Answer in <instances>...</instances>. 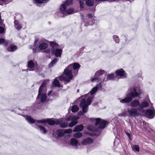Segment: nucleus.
Masks as SVG:
<instances>
[{
	"label": "nucleus",
	"instance_id": "nucleus-18",
	"mask_svg": "<svg viewBox=\"0 0 155 155\" xmlns=\"http://www.w3.org/2000/svg\"><path fill=\"white\" fill-rule=\"evenodd\" d=\"M83 129V127L82 125H78L75 127L73 130L74 132L81 131Z\"/></svg>",
	"mask_w": 155,
	"mask_h": 155
},
{
	"label": "nucleus",
	"instance_id": "nucleus-41",
	"mask_svg": "<svg viewBox=\"0 0 155 155\" xmlns=\"http://www.w3.org/2000/svg\"><path fill=\"white\" fill-rule=\"evenodd\" d=\"M68 126V123H63L61 124L60 125L61 127L62 128H64Z\"/></svg>",
	"mask_w": 155,
	"mask_h": 155
},
{
	"label": "nucleus",
	"instance_id": "nucleus-28",
	"mask_svg": "<svg viewBox=\"0 0 155 155\" xmlns=\"http://www.w3.org/2000/svg\"><path fill=\"white\" fill-rule=\"evenodd\" d=\"M38 129L42 133L45 134L46 133V130L45 128L42 126H38Z\"/></svg>",
	"mask_w": 155,
	"mask_h": 155
},
{
	"label": "nucleus",
	"instance_id": "nucleus-56",
	"mask_svg": "<svg viewBox=\"0 0 155 155\" xmlns=\"http://www.w3.org/2000/svg\"><path fill=\"white\" fill-rule=\"evenodd\" d=\"M148 102V103H149V102H150V101H149V102Z\"/></svg>",
	"mask_w": 155,
	"mask_h": 155
},
{
	"label": "nucleus",
	"instance_id": "nucleus-23",
	"mask_svg": "<svg viewBox=\"0 0 155 155\" xmlns=\"http://www.w3.org/2000/svg\"><path fill=\"white\" fill-rule=\"evenodd\" d=\"M25 118L26 120L30 124H33L35 122V121L30 116H27L25 117Z\"/></svg>",
	"mask_w": 155,
	"mask_h": 155
},
{
	"label": "nucleus",
	"instance_id": "nucleus-44",
	"mask_svg": "<svg viewBox=\"0 0 155 155\" xmlns=\"http://www.w3.org/2000/svg\"><path fill=\"white\" fill-rule=\"evenodd\" d=\"M80 6L81 8H83L84 6V3L83 2L81 1V0L79 1Z\"/></svg>",
	"mask_w": 155,
	"mask_h": 155
},
{
	"label": "nucleus",
	"instance_id": "nucleus-17",
	"mask_svg": "<svg viewBox=\"0 0 155 155\" xmlns=\"http://www.w3.org/2000/svg\"><path fill=\"white\" fill-rule=\"evenodd\" d=\"M138 106L140 107V103L137 100L133 101L130 104V106L133 107H137Z\"/></svg>",
	"mask_w": 155,
	"mask_h": 155
},
{
	"label": "nucleus",
	"instance_id": "nucleus-42",
	"mask_svg": "<svg viewBox=\"0 0 155 155\" xmlns=\"http://www.w3.org/2000/svg\"><path fill=\"white\" fill-rule=\"evenodd\" d=\"M126 115V111H124L121 113L119 114L118 115L119 116H125Z\"/></svg>",
	"mask_w": 155,
	"mask_h": 155
},
{
	"label": "nucleus",
	"instance_id": "nucleus-45",
	"mask_svg": "<svg viewBox=\"0 0 155 155\" xmlns=\"http://www.w3.org/2000/svg\"><path fill=\"white\" fill-rule=\"evenodd\" d=\"M11 0H0V2L1 1L3 2L7 3L11 2Z\"/></svg>",
	"mask_w": 155,
	"mask_h": 155
},
{
	"label": "nucleus",
	"instance_id": "nucleus-1",
	"mask_svg": "<svg viewBox=\"0 0 155 155\" xmlns=\"http://www.w3.org/2000/svg\"><path fill=\"white\" fill-rule=\"evenodd\" d=\"M137 89L134 87L130 88L129 89L127 92L126 97L122 100L120 99V102L122 103H128L130 102L132 99V98L135 97L140 94V91L139 93L137 92Z\"/></svg>",
	"mask_w": 155,
	"mask_h": 155
},
{
	"label": "nucleus",
	"instance_id": "nucleus-34",
	"mask_svg": "<svg viewBox=\"0 0 155 155\" xmlns=\"http://www.w3.org/2000/svg\"><path fill=\"white\" fill-rule=\"evenodd\" d=\"M50 46L52 47V48H53L54 47H58V44L57 43H55V42H50ZM53 48L52 49H53Z\"/></svg>",
	"mask_w": 155,
	"mask_h": 155
},
{
	"label": "nucleus",
	"instance_id": "nucleus-20",
	"mask_svg": "<svg viewBox=\"0 0 155 155\" xmlns=\"http://www.w3.org/2000/svg\"><path fill=\"white\" fill-rule=\"evenodd\" d=\"M78 143V140L76 139L73 138L71 139L70 140V144L73 146H76Z\"/></svg>",
	"mask_w": 155,
	"mask_h": 155
},
{
	"label": "nucleus",
	"instance_id": "nucleus-32",
	"mask_svg": "<svg viewBox=\"0 0 155 155\" xmlns=\"http://www.w3.org/2000/svg\"><path fill=\"white\" fill-rule=\"evenodd\" d=\"M82 134L81 133L78 132L74 134L73 137L76 138H79L81 137Z\"/></svg>",
	"mask_w": 155,
	"mask_h": 155
},
{
	"label": "nucleus",
	"instance_id": "nucleus-47",
	"mask_svg": "<svg viewBox=\"0 0 155 155\" xmlns=\"http://www.w3.org/2000/svg\"><path fill=\"white\" fill-rule=\"evenodd\" d=\"M78 114L79 115H82L83 114V113L81 111H79L78 113Z\"/></svg>",
	"mask_w": 155,
	"mask_h": 155
},
{
	"label": "nucleus",
	"instance_id": "nucleus-14",
	"mask_svg": "<svg viewBox=\"0 0 155 155\" xmlns=\"http://www.w3.org/2000/svg\"><path fill=\"white\" fill-rule=\"evenodd\" d=\"M93 142V140L91 138L88 137L84 139L82 142V145H86L91 143Z\"/></svg>",
	"mask_w": 155,
	"mask_h": 155
},
{
	"label": "nucleus",
	"instance_id": "nucleus-36",
	"mask_svg": "<svg viewBox=\"0 0 155 155\" xmlns=\"http://www.w3.org/2000/svg\"><path fill=\"white\" fill-rule=\"evenodd\" d=\"M58 60L57 59H55L53 60L51 63L49 65V67H52L54 64H55L56 62Z\"/></svg>",
	"mask_w": 155,
	"mask_h": 155
},
{
	"label": "nucleus",
	"instance_id": "nucleus-10",
	"mask_svg": "<svg viewBox=\"0 0 155 155\" xmlns=\"http://www.w3.org/2000/svg\"><path fill=\"white\" fill-rule=\"evenodd\" d=\"M139 108H130L127 109V111L130 115L135 116L141 114V111L139 110Z\"/></svg>",
	"mask_w": 155,
	"mask_h": 155
},
{
	"label": "nucleus",
	"instance_id": "nucleus-2",
	"mask_svg": "<svg viewBox=\"0 0 155 155\" xmlns=\"http://www.w3.org/2000/svg\"><path fill=\"white\" fill-rule=\"evenodd\" d=\"M89 94H86L82 96L83 98H87V102L84 99L82 100L80 104V106L82 108V110L84 113H86L88 109V107L92 102V100L93 98L92 97H89Z\"/></svg>",
	"mask_w": 155,
	"mask_h": 155
},
{
	"label": "nucleus",
	"instance_id": "nucleus-25",
	"mask_svg": "<svg viewBox=\"0 0 155 155\" xmlns=\"http://www.w3.org/2000/svg\"><path fill=\"white\" fill-rule=\"evenodd\" d=\"M17 49V47L13 45H12L8 48V51H12L16 50Z\"/></svg>",
	"mask_w": 155,
	"mask_h": 155
},
{
	"label": "nucleus",
	"instance_id": "nucleus-50",
	"mask_svg": "<svg viewBox=\"0 0 155 155\" xmlns=\"http://www.w3.org/2000/svg\"><path fill=\"white\" fill-rule=\"evenodd\" d=\"M96 1H101V2H104L107 1V0H96Z\"/></svg>",
	"mask_w": 155,
	"mask_h": 155
},
{
	"label": "nucleus",
	"instance_id": "nucleus-38",
	"mask_svg": "<svg viewBox=\"0 0 155 155\" xmlns=\"http://www.w3.org/2000/svg\"><path fill=\"white\" fill-rule=\"evenodd\" d=\"M132 149L134 151L138 152L139 151V147L137 145H134L133 146Z\"/></svg>",
	"mask_w": 155,
	"mask_h": 155
},
{
	"label": "nucleus",
	"instance_id": "nucleus-30",
	"mask_svg": "<svg viewBox=\"0 0 155 155\" xmlns=\"http://www.w3.org/2000/svg\"><path fill=\"white\" fill-rule=\"evenodd\" d=\"M79 110V107L77 105H74L72 107L71 111L73 112H76Z\"/></svg>",
	"mask_w": 155,
	"mask_h": 155
},
{
	"label": "nucleus",
	"instance_id": "nucleus-6",
	"mask_svg": "<svg viewBox=\"0 0 155 155\" xmlns=\"http://www.w3.org/2000/svg\"><path fill=\"white\" fill-rule=\"evenodd\" d=\"M105 73V71L104 70H100L98 71H97L95 73V75L93 78H91V82H97L101 83L103 82L102 80L104 78H97V77L99 76L102 74H104Z\"/></svg>",
	"mask_w": 155,
	"mask_h": 155
},
{
	"label": "nucleus",
	"instance_id": "nucleus-26",
	"mask_svg": "<svg viewBox=\"0 0 155 155\" xmlns=\"http://www.w3.org/2000/svg\"><path fill=\"white\" fill-rule=\"evenodd\" d=\"M15 26L17 30H19L22 27L19 24L18 21L15 20L14 22Z\"/></svg>",
	"mask_w": 155,
	"mask_h": 155
},
{
	"label": "nucleus",
	"instance_id": "nucleus-35",
	"mask_svg": "<svg viewBox=\"0 0 155 155\" xmlns=\"http://www.w3.org/2000/svg\"><path fill=\"white\" fill-rule=\"evenodd\" d=\"M56 78L53 82V85L56 87H60V85L59 84L58 81Z\"/></svg>",
	"mask_w": 155,
	"mask_h": 155
},
{
	"label": "nucleus",
	"instance_id": "nucleus-39",
	"mask_svg": "<svg viewBox=\"0 0 155 155\" xmlns=\"http://www.w3.org/2000/svg\"><path fill=\"white\" fill-rule=\"evenodd\" d=\"M65 134H70L72 132V130L71 129H68L66 130H64Z\"/></svg>",
	"mask_w": 155,
	"mask_h": 155
},
{
	"label": "nucleus",
	"instance_id": "nucleus-27",
	"mask_svg": "<svg viewBox=\"0 0 155 155\" xmlns=\"http://www.w3.org/2000/svg\"><path fill=\"white\" fill-rule=\"evenodd\" d=\"M86 4L88 6H92L94 3L93 0H85Z\"/></svg>",
	"mask_w": 155,
	"mask_h": 155
},
{
	"label": "nucleus",
	"instance_id": "nucleus-8",
	"mask_svg": "<svg viewBox=\"0 0 155 155\" xmlns=\"http://www.w3.org/2000/svg\"><path fill=\"white\" fill-rule=\"evenodd\" d=\"M93 120L95 121L96 125L99 124V127L100 128H104L107 124V122L101 119L94 118Z\"/></svg>",
	"mask_w": 155,
	"mask_h": 155
},
{
	"label": "nucleus",
	"instance_id": "nucleus-7",
	"mask_svg": "<svg viewBox=\"0 0 155 155\" xmlns=\"http://www.w3.org/2000/svg\"><path fill=\"white\" fill-rule=\"evenodd\" d=\"M139 110L141 111V114H145L149 118H153L155 115V110L154 109L144 110L139 109Z\"/></svg>",
	"mask_w": 155,
	"mask_h": 155
},
{
	"label": "nucleus",
	"instance_id": "nucleus-54",
	"mask_svg": "<svg viewBox=\"0 0 155 155\" xmlns=\"http://www.w3.org/2000/svg\"><path fill=\"white\" fill-rule=\"evenodd\" d=\"M90 130L91 131H94V130H92V129H90Z\"/></svg>",
	"mask_w": 155,
	"mask_h": 155
},
{
	"label": "nucleus",
	"instance_id": "nucleus-19",
	"mask_svg": "<svg viewBox=\"0 0 155 155\" xmlns=\"http://www.w3.org/2000/svg\"><path fill=\"white\" fill-rule=\"evenodd\" d=\"M28 67L30 68V69H28V70H29V71H33L34 70L33 67L35 65V63H34L33 61H29L28 62Z\"/></svg>",
	"mask_w": 155,
	"mask_h": 155
},
{
	"label": "nucleus",
	"instance_id": "nucleus-12",
	"mask_svg": "<svg viewBox=\"0 0 155 155\" xmlns=\"http://www.w3.org/2000/svg\"><path fill=\"white\" fill-rule=\"evenodd\" d=\"M47 120H48L47 123L50 125L59 124L62 121L61 119L56 120L55 121H54L51 119H47Z\"/></svg>",
	"mask_w": 155,
	"mask_h": 155
},
{
	"label": "nucleus",
	"instance_id": "nucleus-11",
	"mask_svg": "<svg viewBox=\"0 0 155 155\" xmlns=\"http://www.w3.org/2000/svg\"><path fill=\"white\" fill-rule=\"evenodd\" d=\"M62 50L61 49H54V48L52 49L51 51V53L52 54H54L56 57H60L61 54Z\"/></svg>",
	"mask_w": 155,
	"mask_h": 155
},
{
	"label": "nucleus",
	"instance_id": "nucleus-16",
	"mask_svg": "<svg viewBox=\"0 0 155 155\" xmlns=\"http://www.w3.org/2000/svg\"><path fill=\"white\" fill-rule=\"evenodd\" d=\"M114 74H109L107 75V78H104L102 80L103 81H106L109 80H112L114 79Z\"/></svg>",
	"mask_w": 155,
	"mask_h": 155
},
{
	"label": "nucleus",
	"instance_id": "nucleus-22",
	"mask_svg": "<svg viewBox=\"0 0 155 155\" xmlns=\"http://www.w3.org/2000/svg\"><path fill=\"white\" fill-rule=\"evenodd\" d=\"M47 47V44L46 43H42L40 44L39 48L40 50H43L45 49Z\"/></svg>",
	"mask_w": 155,
	"mask_h": 155
},
{
	"label": "nucleus",
	"instance_id": "nucleus-48",
	"mask_svg": "<svg viewBox=\"0 0 155 155\" xmlns=\"http://www.w3.org/2000/svg\"><path fill=\"white\" fill-rule=\"evenodd\" d=\"M52 93V91H49L48 92V96H49L51 93Z\"/></svg>",
	"mask_w": 155,
	"mask_h": 155
},
{
	"label": "nucleus",
	"instance_id": "nucleus-37",
	"mask_svg": "<svg viewBox=\"0 0 155 155\" xmlns=\"http://www.w3.org/2000/svg\"><path fill=\"white\" fill-rule=\"evenodd\" d=\"M4 43V44L5 45H7L8 43V41H5V40L3 38L0 39V44Z\"/></svg>",
	"mask_w": 155,
	"mask_h": 155
},
{
	"label": "nucleus",
	"instance_id": "nucleus-46",
	"mask_svg": "<svg viewBox=\"0 0 155 155\" xmlns=\"http://www.w3.org/2000/svg\"><path fill=\"white\" fill-rule=\"evenodd\" d=\"M125 133L126 134V135H127V136L128 137H129V138L130 139V134H129V133H128V132H127V131H126L125 132Z\"/></svg>",
	"mask_w": 155,
	"mask_h": 155
},
{
	"label": "nucleus",
	"instance_id": "nucleus-15",
	"mask_svg": "<svg viewBox=\"0 0 155 155\" xmlns=\"http://www.w3.org/2000/svg\"><path fill=\"white\" fill-rule=\"evenodd\" d=\"M80 65L78 63H74L71 64L68 66V68H70L71 70L72 69L74 70H77L79 68Z\"/></svg>",
	"mask_w": 155,
	"mask_h": 155
},
{
	"label": "nucleus",
	"instance_id": "nucleus-53",
	"mask_svg": "<svg viewBox=\"0 0 155 155\" xmlns=\"http://www.w3.org/2000/svg\"><path fill=\"white\" fill-rule=\"evenodd\" d=\"M50 52V50H47L46 51H45V52Z\"/></svg>",
	"mask_w": 155,
	"mask_h": 155
},
{
	"label": "nucleus",
	"instance_id": "nucleus-31",
	"mask_svg": "<svg viewBox=\"0 0 155 155\" xmlns=\"http://www.w3.org/2000/svg\"><path fill=\"white\" fill-rule=\"evenodd\" d=\"M48 120H47V119H43L41 120H37L36 122L37 123L41 124H44L46 123H47Z\"/></svg>",
	"mask_w": 155,
	"mask_h": 155
},
{
	"label": "nucleus",
	"instance_id": "nucleus-51",
	"mask_svg": "<svg viewBox=\"0 0 155 155\" xmlns=\"http://www.w3.org/2000/svg\"><path fill=\"white\" fill-rule=\"evenodd\" d=\"M87 16L88 18H91L92 17V15L91 14H89Z\"/></svg>",
	"mask_w": 155,
	"mask_h": 155
},
{
	"label": "nucleus",
	"instance_id": "nucleus-13",
	"mask_svg": "<svg viewBox=\"0 0 155 155\" xmlns=\"http://www.w3.org/2000/svg\"><path fill=\"white\" fill-rule=\"evenodd\" d=\"M115 72L117 75L120 76L122 78L126 77V72L123 69L118 70L116 71Z\"/></svg>",
	"mask_w": 155,
	"mask_h": 155
},
{
	"label": "nucleus",
	"instance_id": "nucleus-40",
	"mask_svg": "<svg viewBox=\"0 0 155 155\" xmlns=\"http://www.w3.org/2000/svg\"><path fill=\"white\" fill-rule=\"evenodd\" d=\"M113 38L116 43H118L119 42V39L118 36L116 35H114L113 36Z\"/></svg>",
	"mask_w": 155,
	"mask_h": 155
},
{
	"label": "nucleus",
	"instance_id": "nucleus-55",
	"mask_svg": "<svg viewBox=\"0 0 155 155\" xmlns=\"http://www.w3.org/2000/svg\"><path fill=\"white\" fill-rule=\"evenodd\" d=\"M33 51H35H35H34V50H33Z\"/></svg>",
	"mask_w": 155,
	"mask_h": 155
},
{
	"label": "nucleus",
	"instance_id": "nucleus-33",
	"mask_svg": "<svg viewBox=\"0 0 155 155\" xmlns=\"http://www.w3.org/2000/svg\"><path fill=\"white\" fill-rule=\"evenodd\" d=\"M48 0H33V2L35 4H41L44 2Z\"/></svg>",
	"mask_w": 155,
	"mask_h": 155
},
{
	"label": "nucleus",
	"instance_id": "nucleus-43",
	"mask_svg": "<svg viewBox=\"0 0 155 155\" xmlns=\"http://www.w3.org/2000/svg\"><path fill=\"white\" fill-rule=\"evenodd\" d=\"M5 29L4 28L2 27H0V33H5Z\"/></svg>",
	"mask_w": 155,
	"mask_h": 155
},
{
	"label": "nucleus",
	"instance_id": "nucleus-9",
	"mask_svg": "<svg viewBox=\"0 0 155 155\" xmlns=\"http://www.w3.org/2000/svg\"><path fill=\"white\" fill-rule=\"evenodd\" d=\"M79 117L77 116H70L66 119L67 121L71 120L72 121L69 124L70 127H72L78 123V119Z\"/></svg>",
	"mask_w": 155,
	"mask_h": 155
},
{
	"label": "nucleus",
	"instance_id": "nucleus-52",
	"mask_svg": "<svg viewBox=\"0 0 155 155\" xmlns=\"http://www.w3.org/2000/svg\"><path fill=\"white\" fill-rule=\"evenodd\" d=\"M81 18L82 19H83L84 18L83 15L82 14H81Z\"/></svg>",
	"mask_w": 155,
	"mask_h": 155
},
{
	"label": "nucleus",
	"instance_id": "nucleus-24",
	"mask_svg": "<svg viewBox=\"0 0 155 155\" xmlns=\"http://www.w3.org/2000/svg\"><path fill=\"white\" fill-rule=\"evenodd\" d=\"M57 134L58 136L59 137H63L64 134V130H59L57 131Z\"/></svg>",
	"mask_w": 155,
	"mask_h": 155
},
{
	"label": "nucleus",
	"instance_id": "nucleus-49",
	"mask_svg": "<svg viewBox=\"0 0 155 155\" xmlns=\"http://www.w3.org/2000/svg\"><path fill=\"white\" fill-rule=\"evenodd\" d=\"M38 38H36L35 39V44H36V43L38 42Z\"/></svg>",
	"mask_w": 155,
	"mask_h": 155
},
{
	"label": "nucleus",
	"instance_id": "nucleus-3",
	"mask_svg": "<svg viewBox=\"0 0 155 155\" xmlns=\"http://www.w3.org/2000/svg\"><path fill=\"white\" fill-rule=\"evenodd\" d=\"M48 81H49L48 80L45 81L40 87L38 90V94L37 98L38 99L40 97L41 101V102H45L46 99L47 95L45 94L46 89L45 86L46 84L48 83Z\"/></svg>",
	"mask_w": 155,
	"mask_h": 155
},
{
	"label": "nucleus",
	"instance_id": "nucleus-21",
	"mask_svg": "<svg viewBox=\"0 0 155 155\" xmlns=\"http://www.w3.org/2000/svg\"><path fill=\"white\" fill-rule=\"evenodd\" d=\"M148 103L146 101H143L140 104V108H142L143 107H147L148 106Z\"/></svg>",
	"mask_w": 155,
	"mask_h": 155
},
{
	"label": "nucleus",
	"instance_id": "nucleus-29",
	"mask_svg": "<svg viewBox=\"0 0 155 155\" xmlns=\"http://www.w3.org/2000/svg\"><path fill=\"white\" fill-rule=\"evenodd\" d=\"M98 90V87L97 86L94 87L90 91V93L91 95H92L95 93Z\"/></svg>",
	"mask_w": 155,
	"mask_h": 155
},
{
	"label": "nucleus",
	"instance_id": "nucleus-4",
	"mask_svg": "<svg viewBox=\"0 0 155 155\" xmlns=\"http://www.w3.org/2000/svg\"><path fill=\"white\" fill-rule=\"evenodd\" d=\"M72 2V0H67L65 2H63L60 6V11L64 15H66V14H71L74 12V10L72 8H69L66 10V8L69 5L71 4Z\"/></svg>",
	"mask_w": 155,
	"mask_h": 155
},
{
	"label": "nucleus",
	"instance_id": "nucleus-5",
	"mask_svg": "<svg viewBox=\"0 0 155 155\" xmlns=\"http://www.w3.org/2000/svg\"><path fill=\"white\" fill-rule=\"evenodd\" d=\"M71 71V70L70 68H68V66L65 69L64 74L59 77L60 80L69 82L73 78Z\"/></svg>",
	"mask_w": 155,
	"mask_h": 155
}]
</instances>
